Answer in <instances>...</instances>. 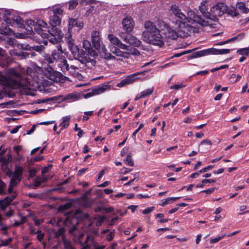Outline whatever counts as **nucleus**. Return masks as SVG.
<instances>
[{
    "mask_svg": "<svg viewBox=\"0 0 249 249\" xmlns=\"http://www.w3.org/2000/svg\"><path fill=\"white\" fill-rule=\"evenodd\" d=\"M190 19L194 22H195L202 26H207L209 23L200 16L196 14L194 11H190L188 14Z\"/></svg>",
    "mask_w": 249,
    "mask_h": 249,
    "instance_id": "obj_13",
    "label": "nucleus"
},
{
    "mask_svg": "<svg viewBox=\"0 0 249 249\" xmlns=\"http://www.w3.org/2000/svg\"><path fill=\"white\" fill-rule=\"evenodd\" d=\"M83 47L86 52L90 56L95 58L98 56L96 52L92 49L90 42L88 40H84L83 41Z\"/></svg>",
    "mask_w": 249,
    "mask_h": 249,
    "instance_id": "obj_18",
    "label": "nucleus"
},
{
    "mask_svg": "<svg viewBox=\"0 0 249 249\" xmlns=\"http://www.w3.org/2000/svg\"><path fill=\"white\" fill-rule=\"evenodd\" d=\"M158 26L166 37L175 39L178 37V34L176 31L171 29L165 22L159 21Z\"/></svg>",
    "mask_w": 249,
    "mask_h": 249,
    "instance_id": "obj_9",
    "label": "nucleus"
},
{
    "mask_svg": "<svg viewBox=\"0 0 249 249\" xmlns=\"http://www.w3.org/2000/svg\"><path fill=\"white\" fill-rule=\"evenodd\" d=\"M37 233L38 234L37 235V239L39 242H41L44 237V233H42L41 231L40 233Z\"/></svg>",
    "mask_w": 249,
    "mask_h": 249,
    "instance_id": "obj_62",
    "label": "nucleus"
},
{
    "mask_svg": "<svg viewBox=\"0 0 249 249\" xmlns=\"http://www.w3.org/2000/svg\"><path fill=\"white\" fill-rule=\"evenodd\" d=\"M115 53L117 56L128 58V53H126L125 52L121 51L119 48Z\"/></svg>",
    "mask_w": 249,
    "mask_h": 249,
    "instance_id": "obj_40",
    "label": "nucleus"
},
{
    "mask_svg": "<svg viewBox=\"0 0 249 249\" xmlns=\"http://www.w3.org/2000/svg\"><path fill=\"white\" fill-rule=\"evenodd\" d=\"M184 87V85L177 84V85H175L171 86L170 89H174L178 90V89H180L181 88H183Z\"/></svg>",
    "mask_w": 249,
    "mask_h": 249,
    "instance_id": "obj_59",
    "label": "nucleus"
},
{
    "mask_svg": "<svg viewBox=\"0 0 249 249\" xmlns=\"http://www.w3.org/2000/svg\"><path fill=\"white\" fill-rule=\"evenodd\" d=\"M228 14L233 17H236L238 15L235 9L229 10Z\"/></svg>",
    "mask_w": 249,
    "mask_h": 249,
    "instance_id": "obj_58",
    "label": "nucleus"
},
{
    "mask_svg": "<svg viewBox=\"0 0 249 249\" xmlns=\"http://www.w3.org/2000/svg\"><path fill=\"white\" fill-rule=\"evenodd\" d=\"M237 53L240 55L248 56L249 55V47L238 49Z\"/></svg>",
    "mask_w": 249,
    "mask_h": 249,
    "instance_id": "obj_37",
    "label": "nucleus"
},
{
    "mask_svg": "<svg viewBox=\"0 0 249 249\" xmlns=\"http://www.w3.org/2000/svg\"><path fill=\"white\" fill-rule=\"evenodd\" d=\"M231 50L228 49H217L215 48H210L202 51L195 52L192 58L200 57L208 54H224L230 53Z\"/></svg>",
    "mask_w": 249,
    "mask_h": 249,
    "instance_id": "obj_8",
    "label": "nucleus"
},
{
    "mask_svg": "<svg viewBox=\"0 0 249 249\" xmlns=\"http://www.w3.org/2000/svg\"><path fill=\"white\" fill-rule=\"evenodd\" d=\"M83 23L78 19L69 18L68 19V32H70L72 33L71 29L74 27H76L79 30H80L83 27Z\"/></svg>",
    "mask_w": 249,
    "mask_h": 249,
    "instance_id": "obj_15",
    "label": "nucleus"
},
{
    "mask_svg": "<svg viewBox=\"0 0 249 249\" xmlns=\"http://www.w3.org/2000/svg\"><path fill=\"white\" fill-rule=\"evenodd\" d=\"M20 178H18V180L17 178H15L14 177L12 176L11 178L9 185L10 186L15 187L20 182Z\"/></svg>",
    "mask_w": 249,
    "mask_h": 249,
    "instance_id": "obj_39",
    "label": "nucleus"
},
{
    "mask_svg": "<svg viewBox=\"0 0 249 249\" xmlns=\"http://www.w3.org/2000/svg\"><path fill=\"white\" fill-rule=\"evenodd\" d=\"M129 33L121 32L119 34V36L123 39L125 43H127L128 39L130 38L131 35L129 34Z\"/></svg>",
    "mask_w": 249,
    "mask_h": 249,
    "instance_id": "obj_32",
    "label": "nucleus"
},
{
    "mask_svg": "<svg viewBox=\"0 0 249 249\" xmlns=\"http://www.w3.org/2000/svg\"><path fill=\"white\" fill-rule=\"evenodd\" d=\"M44 182V180H40L39 178H36L35 179V186L36 187L39 186L42 182Z\"/></svg>",
    "mask_w": 249,
    "mask_h": 249,
    "instance_id": "obj_57",
    "label": "nucleus"
},
{
    "mask_svg": "<svg viewBox=\"0 0 249 249\" xmlns=\"http://www.w3.org/2000/svg\"><path fill=\"white\" fill-rule=\"evenodd\" d=\"M180 197H168L165 199H163L161 201V203L160 204V205L164 206L165 205L173 203V202L179 199Z\"/></svg>",
    "mask_w": 249,
    "mask_h": 249,
    "instance_id": "obj_27",
    "label": "nucleus"
},
{
    "mask_svg": "<svg viewBox=\"0 0 249 249\" xmlns=\"http://www.w3.org/2000/svg\"><path fill=\"white\" fill-rule=\"evenodd\" d=\"M226 11V6H225L222 3H218L216 5L213 6L211 10L212 12H213L214 16H213V17H220Z\"/></svg>",
    "mask_w": 249,
    "mask_h": 249,
    "instance_id": "obj_16",
    "label": "nucleus"
},
{
    "mask_svg": "<svg viewBox=\"0 0 249 249\" xmlns=\"http://www.w3.org/2000/svg\"><path fill=\"white\" fill-rule=\"evenodd\" d=\"M144 74V72L143 71L140 72H138L135 73L133 74L129 75L125 78L127 81V83L128 84H130L132 83L136 80V76L140 75V74Z\"/></svg>",
    "mask_w": 249,
    "mask_h": 249,
    "instance_id": "obj_29",
    "label": "nucleus"
},
{
    "mask_svg": "<svg viewBox=\"0 0 249 249\" xmlns=\"http://www.w3.org/2000/svg\"><path fill=\"white\" fill-rule=\"evenodd\" d=\"M44 69V75L48 78L54 82H63L66 78V77L61 72L54 71L51 66L48 65Z\"/></svg>",
    "mask_w": 249,
    "mask_h": 249,
    "instance_id": "obj_7",
    "label": "nucleus"
},
{
    "mask_svg": "<svg viewBox=\"0 0 249 249\" xmlns=\"http://www.w3.org/2000/svg\"><path fill=\"white\" fill-rule=\"evenodd\" d=\"M12 241V239L11 238H9L8 239L2 241V243H1V245L3 246H8Z\"/></svg>",
    "mask_w": 249,
    "mask_h": 249,
    "instance_id": "obj_51",
    "label": "nucleus"
},
{
    "mask_svg": "<svg viewBox=\"0 0 249 249\" xmlns=\"http://www.w3.org/2000/svg\"><path fill=\"white\" fill-rule=\"evenodd\" d=\"M23 172V168L21 166L16 165L15 167V170L12 176L17 178L18 180V178L21 179V177Z\"/></svg>",
    "mask_w": 249,
    "mask_h": 249,
    "instance_id": "obj_24",
    "label": "nucleus"
},
{
    "mask_svg": "<svg viewBox=\"0 0 249 249\" xmlns=\"http://www.w3.org/2000/svg\"><path fill=\"white\" fill-rule=\"evenodd\" d=\"M171 10L172 13L179 18L176 21V24H178V27L181 28L185 26V22L183 21L186 19V17L181 12L180 9L176 5H173L171 7Z\"/></svg>",
    "mask_w": 249,
    "mask_h": 249,
    "instance_id": "obj_11",
    "label": "nucleus"
},
{
    "mask_svg": "<svg viewBox=\"0 0 249 249\" xmlns=\"http://www.w3.org/2000/svg\"><path fill=\"white\" fill-rule=\"evenodd\" d=\"M69 232L74 237H77L79 241H81V239L84 236L83 233H79V231L75 225H73L71 228H69Z\"/></svg>",
    "mask_w": 249,
    "mask_h": 249,
    "instance_id": "obj_21",
    "label": "nucleus"
},
{
    "mask_svg": "<svg viewBox=\"0 0 249 249\" xmlns=\"http://www.w3.org/2000/svg\"><path fill=\"white\" fill-rule=\"evenodd\" d=\"M154 209H155V207H153V206L149 207V208H147L144 209L142 211V213L143 214H148V213H150L151 212H152L153 211H154Z\"/></svg>",
    "mask_w": 249,
    "mask_h": 249,
    "instance_id": "obj_47",
    "label": "nucleus"
},
{
    "mask_svg": "<svg viewBox=\"0 0 249 249\" xmlns=\"http://www.w3.org/2000/svg\"><path fill=\"white\" fill-rule=\"evenodd\" d=\"M58 99V97H56V96H54V97H51V98H46L45 99H43L41 102L42 103H46V102H47L48 101H53L54 100H56Z\"/></svg>",
    "mask_w": 249,
    "mask_h": 249,
    "instance_id": "obj_61",
    "label": "nucleus"
},
{
    "mask_svg": "<svg viewBox=\"0 0 249 249\" xmlns=\"http://www.w3.org/2000/svg\"><path fill=\"white\" fill-rule=\"evenodd\" d=\"M154 91V88H151L142 91L140 93V97L145 98L151 95Z\"/></svg>",
    "mask_w": 249,
    "mask_h": 249,
    "instance_id": "obj_30",
    "label": "nucleus"
},
{
    "mask_svg": "<svg viewBox=\"0 0 249 249\" xmlns=\"http://www.w3.org/2000/svg\"><path fill=\"white\" fill-rule=\"evenodd\" d=\"M69 10H74L78 4V0H71L68 2Z\"/></svg>",
    "mask_w": 249,
    "mask_h": 249,
    "instance_id": "obj_34",
    "label": "nucleus"
},
{
    "mask_svg": "<svg viewBox=\"0 0 249 249\" xmlns=\"http://www.w3.org/2000/svg\"><path fill=\"white\" fill-rule=\"evenodd\" d=\"M78 68L73 65H71L69 67V70L67 72L71 75L73 77H77L79 75V73L78 72Z\"/></svg>",
    "mask_w": 249,
    "mask_h": 249,
    "instance_id": "obj_28",
    "label": "nucleus"
},
{
    "mask_svg": "<svg viewBox=\"0 0 249 249\" xmlns=\"http://www.w3.org/2000/svg\"><path fill=\"white\" fill-rule=\"evenodd\" d=\"M0 162L2 164H6L9 162V158H7L5 157H1L0 158Z\"/></svg>",
    "mask_w": 249,
    "mask_h": 249,
    "instance_id": "obj_55",
    "label": "nucleus"
},
{
    "mask_svg": "<svg viewBox=\"0 0 249 249\" xmlns=\"http://www.w3.org/2000/svg\"><path fill=\"white\" fill-rule=\"evenodd\" d=\"M122 24L124 30L126 33H130L132 31L134 26V21L130 16H126L122 20Z\"/></svg>",
    "mask_w": 249,
    "mask_h": 249,
    "instance_id": "obj_12",
    "label": "nucleus"
},
{
    "mask_svg": "<svg viewBox=\"0 0 249 249\" xmlns=\"http://www.w3.org/2000/svg\"><path fill=\"white\" fill-rule=\"evenodd\" d=\"M225 236H226V234H223V235H222L221 236H219L216 237L215 238L211 239L210 243L211 244H213V243H216V242H218L219 240H220L221 239H223Z\"/></svg>",
    "mask_w": 249,
    "mask_h": 249,
    "instance_id": "obj_43",
    "label": "nucleus"
},
{
    "mask_svg": "<svg viewBox=\"0 0 249 249\" xmlns=\"http://www.w3.org/2000/svg\"><path fill=\"white\" fill-rule=\"evenodd\" d=\"M71 207V204L69 203H67L60 206L59 207V210L60 211H64L69 209Z\"/></svg>",
    "mask_w": 249,
    "mask_h": 249,
    "instance_id": "obj_42",
    "label": "nucleus"
},
{
    "mask_svg": "<svg viewBox=\"0 0 249 249\" xmlns=\"http://www.w3.org/2000/svg\"><path fill=\"white\" fill-rule=\"evenodd\" d=\"M146 29L142 34V40L149 44L162 46L164 43L162 39V36L159 29L150 21H146L144 23Z\"/></svg>",
    "mask_w": 249,
    "mask_h": 249,
    "instance_id": "obj_2",
    "label": "nucleus"
},
{
    "mask_svg": "<svg viewBox=\"0 0 249 249\" xmlns=\"http://www.w3.org/2000/svg\"><path fill=\"white\" fill-rule=\"evenodd\" d=\"M8 76L0 73V82L2 85L12 88H16L20 85L18 80L20 74L15 69H10L8 71Z\"/></svg>",
    "mask_w": 249,
    "mask_h": 249,
    "instance_id": "obj_3",
    "label": "nucleus"
},
{
    "mask_svg": "<svg viewBox=\"0 0 249 249\" xmlns=\"http://www.w3.org/2000/svg\"><path fill=\"white\" fill-rule=\"evenodd\" d=\"M63 13V10L59 8L53 10V15L50 16L49 19V23L52 27V28H57L56 26L60 24Z\"/></svg>",
    "mask_w": 249,
    "mask_h": 249,
    "instance_id": "obj_10",
    "label": "nucleus"
},
{
    "mask_svg": "<svg viewBox=\"0 0 249 249\" xmlns=\"http://www.w3.org/2000/svg\"><path fill=\"white\" fill-rule=\"evenodd\" d=\"M57 65L61 69L62 71L66 74L69 70V65L68 63L67 60L65 58H62L59 62H58Z\"/></svg>",
    "mask_w": 249,
    "mask_h": 249,
    "instance_id": "obj_22",
    "label": "nucleus"
},
{
    "mask_svg": "<svg viewBox=\"0 0 249 249\" xmlns=\"http://www.w3.org/2000/svg\"><path fill=\"white\" fill-rule=\"evenodd\" d=\"M244 36V34L243 33H241L238 35L233 37V38L235 41H239L241 40L242 38H243Z\"/></svg>",
    "mask_w": 249,
    "mask_h": 249,
    "instance_id": "obj_56",
    "label": "nucleus"
},
{
    "mask_svg": "<svg viewBox=\"0 0 249 249\" xmlns=\"http://www.w3.org/2000/svg\"><path fill=\"white\" fill-rule=\"evenodd\" d=\"M107 38L110 42L122 49H126L128 46L123 43L119 39L113 34L108 35Z\"/></svg>",
    "mask_w": 249,
    "mask_h": 249,
    "instance_id": "obj_17",
    "label": "nucleus"
},
{
    "mask_svg": "<svg viewBox=\"0 0 249 249\" xmlns=\"http://www.w3.org/2000/svg\"><path fill=\"white\" fill-rule=\"evenodd\" d=\"M213 167H214V165H209V166H208L207 167H205L203 168L201 170H199V173H202L206 172L207 171H208L209 170L213 169Z\"/></svg>",
    "mask_w": 249,
    "mask_h": 249,
    "instance_id": "obj_49",
    "label": "nucleus"
},
{
    "mask_svg": "<svg viewBox=\"0 0 249 249\" xmlns=\"http://www.w3.org/2000/svg\"><path fill=\"white\" fill-rule=\"evenodd\" d=\"M91 41L93 47L96 50L101 48L103 45L102 41L100 36V33L98 31H93L91 33Z\"/></svg>",
    "mask_w": 249,
    "mask_h": 249,
    "instance_id": "obj_14",
    "label": "nucleus"
},
{
    "mask_svg": "<svg viewBox=\"0 0 249 249\" xmlns=\"http://www.w3.org/2000/svg\"><path fill=\"white\" fill-rule=\"evenodd\" d=\"M89 239H91L92 242H93V238L91 237L90 235H88L85 242H82L81 241H79V244L81 246H84V245L88 244V243Z\"/></svg>",
    "mask_w": 249,
    "mask_h": 249,
    "instance_id": "obj_45",
    "label": "nucleus"
},
{
    "mask_svg": "<svg viewBox=\"0 0 249 249\" xmlns=\"http://www.w3.org/2000/svg\"><path fill=\"white\" fill-rule=\"evenodd\" d=\"M127 43H128L130 45L135 47H139L141 46L142 42L135 36L131 35L130 38L128 39V41L127 42Z\"/></svg>",
    "mask_w": 249,
    "mask_h": 249,
    "instance_id": "obj_26",
    "label": "nucleus"
},
{
    "mask_svg": "<svg viewBox=\"0 0 249 249\" xmlns=\"http://www.w3.org/2000/svg\"><path fill=\"white\" fill-rule=\"evenodd\" d=\"M108 88V85H102L98 86V87H96L95 88L93 89L92 91L93 92V94L95 95L100 94L104 92Z\"/></svg>",
    "mask_w": 249,
    "mask_h": 249,
    "instance_id": "obj_25",
    "label": "nucleus"
},
{
    "mask_svg": "<svg viewBox=\"0 0 249 249\" xmlns=\"http://www.w3.org/2000/svg\"><path fill=\"white\" fill-rule=\"evenodd\" d=\"M190 52V51H183L181 53H175L174 54L172 57L171 58H174V57H180L184 54H185L188 53Z\"/></svg>",
    "mask_w": 249,
    "mask_h": 249,
    "instance_id": "obj_50",
    "label": "nucleus"
},
{
    "mask_svg": "<svg viewBox=\"0 0 249 249\" xmlns=\"http://www.w3.org/2000/svg\"><path fill=\"white\" fill-rule=\"evenodd\" d=\"M5 186V183L1 180H0V195L4 193V189Z\"/></svg>",
    "mask_w": 249,
    "mask_h": 249,
    "instance_id": "obj_53",
    "label": "nucleus"
},
{
    "mask_svg": "<svg viewBox=\"0 0 249 249\" xmlns=\"http://www.w3.org/2000/svg\"><path fill=\"white\" fill-rule=\"evenodd\" d=\"M200 145H203V144H207V145H212V142H211V141L209 139H205V140H203L201 142H200Z\"/></svg>",
    "mask_w": 249,
    "mask_h": 249,
    "instance_id": "obj_63",
    "label": "nucleus"
},
{
    "mask_svg": "<svg viewBox=\"0 0 249 249\" xmlns=\"http://www.w3.org/2000/svg\"><path fill=\"white\" fill-rule=\"evenodd\" d=\"M3 19L6 23L12 26H17L19 28L24 27V20L18 14L13 10H6L3 16Z\"/></svg>",
    "mask_w": 249,
    "mask_h": 249,
    "instance_id": "obj_4",
    "label": "nucleus"
},
{
    "mask_svg": "<svg viewBox=\"0 0 249 249\" xmlns=\"http://www.w3.org/2000/svg\"><path fill=\"white\" fill-rule=\"evenodd\" d=\"M57 50H53L52 52V54L51 55L52 57V59L54 60L55 62H59L58 59H60V53L59 51L61 53H63L62 47L60 45H58L57 46Z\"/></svg>",
    "mask_w": 249,
    "mask_h": 249,
    "instance_id": "obj_23",
    "label": "nucleus"
},
{
    "mask_svg": "<svg viewBox=\"0 0 249 249\" xmlns=\"http://www.w3.org/2000/svg\"><path fill=\"white\" fill-rule=\"evenodd\" d=\"M31 50L30 51V52H33V50H35V51H36V52H41L42 50L44 49V47L42 45H40V46H38V45H36V46H34L33 47H31Z\"/></svg>",
    "mask_w": 249,
    "mask_h": 249,
    "instance_id": "obj_44",
    "label": "nucleus"
},
{
    "mask_svg": "<svg viewBox=\"0 0 249 249\" xmlns=\"http://www.w3.org/2000/svg\"><path fill=\"white\" fill-rule=\"evenodd\" d=\"M74 50L71 52L73 57L78 60L81 63L85 64L87 66L89 63L91 66H94L96 61L94 59H91L89 57V54L85 52L83 50L79 49L78 47L74 48Z\"/></svg>",
    "mask_w": 249,
    "mask_h": 249,
    "instance_id": "obj_5",
    "label": "nucleus"
},
{
    "mask_svg": "<svg viewBox=\"0 0 249 249\" xmlns=\"http://www.w3.org/2000/svg\"><path fill=\"white\" fill-rule=\"evenodd\" d=\"M42 24H39L34 28V38L39 43H43L45 45L48 44V40L53 44H57L61 39L62 34L58 28H51L46 30L47 24L44 21Z\"/></svg>",
    "mask_w": 249,
    "mask_h": 249,
    "instance_id": "obj_1",
    "label": "nucleus"
},
{
    "mask_svg": "<svg viewBox=\"0 0 249 249\" xmlns=\"http://www.w3.org/2000/svg\"><path fill=\"white\" fill-rule=\"evenodd\" d=\"M96 50L98 51L100 55L106 59L109 60L115 58L114 56H112L110 53H107V50L104 45H102L100 49Z\"/></svg>",
    "mask_w": 249,
    "mask_h": 249,
    "instance_id": "obj_20",
    "label": "nucleus"
},
{
    "mask_svg": "<svg viewBox=\"0 0 249 249\" xmlns=\"http://www.w3.org/2000/svg\"><path fill=\"white\" fill-rule=\"evenodd\" d=\"M216 190V188L213 187L212 188H209L207 190L202 191L201 193H205L207 194H211L213 193Z\"/></svg>",
    "mask_w": 249,
    "mask_h": 249,
    "instance_id": "obj_52",
    "label": "nucleus"
},
{
    "mask_svg": "<svg viewBox=\"0 0 249 249\" xmlns=\"http://www.w3.org/2000/svg\"><path fill=\"white\" fill-rule=\"evenodd\" d=\"M71 34L70 32H68L65 35V40L68 44L69 50L71 52L77 46L74 44V40L71 37Z\"/></svg>",
    "mask_w": 249,
    "mask_h": 249,
    "instance_id": "obj_19",
    "label": "nucleus"
},
{
    "mask_svg": "<svg viewBox=\"0 0 249 249\" xmlns=\"http://www.w3.org/2000/svg\"><path fill=\"white\" fill-rule=\"evenodd\" d=\"M132 170V169L123 167L122 169H121V173L123 174H125L126 173L130 172Z\"/></svg>",
    "mask_w": 249,
    "mask_h": 249,
    "instance_id": "obj_60",
    "label": "nucleus"
},
{
    "mask_svg": "<svg viewBox=\"0 0 249 249\" xmlns=\"http://www.w3.org/2000/svg\"><path fill=\"white\" fill-rule=\"evenodd\" d=\"M124 163L128 166H133L134 162L132 160L131 154H129L127 155L126 158L124 160Z\"/></svg>",
    "mask_w": 249,
    "mask_h": 249,
    "instance_id": "obj_36",
    "label": "nucleus"
},
{
    "mask_svg": "<svg viewBox=\"0 0 249 249\" xmlns=\"http://www.w3.org/2000/svg\"><path fill=\"white\" fill-rule=\"evenodd\" d=\"M18 49H14L13 54L18 56L19 59H23L29 57H32L36 55L34 52H30L31 47L28 44H20L18 46Z\"/></svg>",
    "mask_w": 249,
    "mask_h": 249,
    "instance_id": "obj_6",
    "label": "nucleus"
},
{
    "mask_svg": "<svg viewBox=\"0 0 249 249\" xmlns=\"http://www.w3.org/2000/svg\"><path fill=\"white\" fill-rule=\"evenodd\" d=\"M205 7L204 5L200 6L199 7V10L200 12L201 13L203 16L206 19H212L211 18V14L209 12H206L204 10V7Z\"/></svg>",
    "mask_w": 249,
    "mask_h": 249,
    "instance_id": "obj_35",
    "label": "nucleus"
},
{
    "mask_svg": "<svg viewBox=\"0 0 249 249\" xmlns=\"http://www.w3.org/2000/svg\"><path fill=\"white\" fill-rule=\"evenodd\" d=\"M44 61L48 64H52L55 62L50 54H46L44 56Z\"/></svg>",
    "mask_w": 249,
    "mask_h": 249,
    "instance_id": "obj_41",
    "label": "nucleus"
},
{
    "mask_svg": "<svg viewBox=\"0 0 249 249\" xmlns=\"http://www.w3.org/2000/svg\"><path fill=\"white\" fill-rule=\"evenodd\" d=\"M62 241L65 249H75L73 247L71 242L66 239L64 236L62 237Z\"/></svg>",
    "mask_w": 249,
    "mask_h": 249,
    "instance_id": "obj_31",
    "label": "nucleus"
},
{
    "mask_svg": "<svg viewBox=\"0 0 249 249\" xmlns=\"http://www.w3.org/2000/svg\"><path fill=\"white\" fill-rule=\"evenodd\" d=\"M81 2L82 3H85L86 4H96L97 1L96 0H81Z\"/></svg>",
    "mask_w": 249,
    "mask_h": 249,
    "instance_id": "obj_54",
    "label": "nucleus"
},
{
    "mask_svg": "<svg viewBox=\"0 0 249 249\" xmlns=\"http://www.w3.org/2000/svg\"><path fill=\"white\" fill-rule=\"evenodd\" d=\"M20 127H21V125H18V126H16L15 127H14V128H13L12 129H11L10 130V132L12 134L16 133L18 131Z\"/></svg>",
    "mask_w": 249,
    "mask_h": 249,
    "instance_id": "obj_64",
    "label": "nucleus"
},
{
    "mask_svg": "<svg viewBox=\"0 0 249 249\" xmlns=\"http://www.w3.org/2000/svg\"><path fill=\"white\" fill-rule=\"evenodd\" d=\"M237 8L244 13H248L249 12V9L247 8L245 3L243 2H239L237 5Z\"/></svg>",
    "mask_w": 249,
    "mask_h": 249,
    "instance_id": "obj_33",
    "label": "nucleus"
},
{
    "mask_svg": "<svg viewBox=\"0 0 249 249\" xmlns=\"http://www.w3.org/2000/svg\"><path fill=\"white\" fill-rule=\"evenodd\" d=\"M17 196V194L16 192H14L12 193V195L11 196L8 197L7 196L5 198V200L6 201V203L7 204H10L16 197Z\"/></svg>",
    "mask_w": 249,
    "mask_h": 249,
    "instance_id": "obj_38",
    "label": "nucleus"
},
{
    "mask_svg": "<svg viewBox=\"0 0 249 249\" xmlns=\"http://www.w3.org/2000/svg\"><path fill=\"white\" fill-rule=\"evenodd\" d=\"M127 85H129V84L127 83V81L126 78H125L124 79L122 80L121 81V82L119 84H117V86L118 87H122L125 86Z\"/></svg>",
    "mask_w": 249,
    "mask_h": 249,
    "instance_id": "obj_48",
    "label": "nucleus"
},
{
    "mask_svg": "<svg viewBox=\"0 0 249 249\" xmlns=\"http://www.w3.org/2000/svg\"><path fill=\"white\" fill-rule=\"evenodd\" d=\"M64 232V230L63 228L59 229L57 231H56L55 233V237L58 238L60 236L63 235Z\"/></svg>",
    "mask_w": 249,
    "mask_h": 249,
    "instance_id": "obj_46",
    "label": "nucleus"
}]
</instances>
